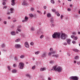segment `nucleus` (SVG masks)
Masks as SVG:
<instances>
[{"mask_svg": "<svg viewBox=\"0 0 80 80\" xmlns=\"http://www.w3.org/2000/svg\"><path fill=\"white\" fill-rule=\"evenodd\" d=\"M8 70H11V67H10V66H8Z\"/></svg>", "mask_w": 80, "mask_h": 80, "instance_id": "26", "label": "nucleus"}, {"mask_svg": "<svg viewBox=\"0 0 80 80\" xmlns=\"http://www.w3.org/2000/svg\"><path fill=\"white\" fill-rule=\"evenodd\" d=\"M51 24L53 23V20L52 19H51Z\"/></svg>", "mask_w": 80, "mask_h": 80, "instance_id": "36", "label": "nucleus"}, {"mask_svg": "<svg viewBox=\"0 0 80 80\" xmlns=\"http://www.w3.org/2000/svg\"><path fill=\"white\" fill-rule=\"evenodd\" d=\"M26 76H27V77H29V78H31L32 77L30 75L28 74H26Z\"/></svg>", "mask_w": 80, "mask_h": 80, "instance_id": "24", "label": "nucleus"}, {"mask_svg": "<svg viewBox=\"0 0 80 80\" xmlns=\"http://www.w3.org/2000/svg\"><path fill=\"white\" fill-rule=\"evenodd\" d=\"M29 16L31 17H33V14H29Z\"/></svg>", "mask_w": 80, "mask_h": 80, "instance_id": "33", "label": "nucleus"}, {"mask_svg": "<svg viewBox=\"0 0 80 80\" xmlns=\"http://www.w3.org/2000/svg\"><path fill=\"white\" fill-rule=\"evenodd\" d=\"M21 27H22V26H18V28H21Z\"/></svg>", "mask_w": 80, "mask_h": 80, "instance_id": "47", "label": "nucleus"}, {"mask_svg": "<svg viewBox=\"0 0 80 80\" xmlns=\"http://www.w3.org/2000/svg\"><path fill=\"white\" fill-rule=\"evenodd\" d=\"M24 67V64L23 62H20L19 63V68L20 69H23V68Z\"/></svg>", "mask_w": 80, "mask_h": 80, "instance_id": "5", "label": "nucleus"}, {"mask_svg": "<svg viewBox=\"0 0 80 80\" xmlns=\"http://www.w3.org/2000/svg\"><path fill=\"white\" fill-rule=\"evenodd\" d=\"M43 8L44 9H46V8H47V6H44Z\"/></svg>", "mask_w": 80, "mask_h": 80, "instance_id": "54", "label": "nucleus"}, {"mask_svg": "<svg viewBox=\"0 0 80 80\" xmlns=\"http://www.w3.org/2000/svg\"><path fill=\"white\" fill-rule=\"evenodd\" d=\"M55 62V61H51L50 62V63H54Z\"/></svg>", "mask_w": 80, "mask_h": 80, "instance_id": "37", "label": "nucleus"}, {"mask_svg": "<svg viewBox=\"0 0 80 80\" xmlns=\"http://www.w3.org/2000/svg\"><path fill=\"white\" fill-rule=\"evenodd\" d=\"M70 8H68V11L69 12H70Z\"/></svg>", "mask_w": 80, "mask_h": 80, "instance_id": "61", "label": "nucleus"}, {"mask_svg": "<svg viewBox=\"0 0 80 80\" xmlns=\"http://www.w3.org/2000/svg\"><path fill=\"white\" fill-rule=\"evenodd\" d=\"M40 31H38V34H40Z\"/></svg>", "mask_w": 80, "mask_h": 80, "instance_id": "58", "label": "nucleus"}, {"mask_svg": "<svg viewBox=\"0 0 80 80\" xmlns=\"http://www.w3.org/2000/svg\"><path fill=\"white\" fill-rule=\"evenodd\" d=\"M13 66V67H17V65L15 64H14Z\"/></svg>", "mask_w": 80, "mask_h": 80, "instance_id": "48", "label": "nucleus"}, {"mask_svg": "<svg viewBox=\"0 0 80 80\" xmlns=\"http://www.w3.org/2000/svg\"><path fill=\"white\" fill-rule=\"evenodd\" d=\"M20 58H24V55H21L20 56Z\"/></svg>", "mask_w": 80, "mask_h": 80, "instance_id": "31", "label": "nucleus"}, {"mask_svg": "<svg viewBox=\"0 0 80 80\" xmlns=\"http://www.w3.org/2000/svg\"><path fill=\"white\" fill-rule=\"evenodd\" d=\"M12 35H15V32L14 31L12 32H11Z\"/></svg>", "mask_w": 80, "mask_h": 80, "instance_id": "15", "label": "nucleus"}, {"mask_svg": "<svg viewBox=\"0 0 80 80\" xmlns=\"http://www.w3.org/2000/svg\"><path fill=\"white\" fill-rule=\"evenodd\" d=\"M15 0H12L11 3L12 5L13 6L15 5Z\"/></svg>", "mask_w": 80, "mask_h": 80, "instance_id": "10", "label": "nucleus"}, {"mask_svg": "<svg viewBox=\"0 0 80 80\" xmlns=\"http://www.w3.org/2000/svg\"><path fill=\"white\" fill-rule=\"evenodd\" d=\"M51 2L53 4H54V3H55V2H54V1L53 0H51Z\"/></svg>", "mask_w": 80, "mask_h": 80, "instance_id": "28", "label": "nucleus"}, {"mask_svg": "<svg viewBox=\"0 0 80 80\" xmlns=\"http://www.w3.org/2000/svg\"><path fill=\"white\" fill-rule=\"evenodd\" d=\"M46 68H42L40 69V71L41 72H42V71H44V70H46Z\"/></svg>", "mask_w": 80, "mask_h": 80, "instance_id": "12", "label": "nucleus"}, {"mask_svg": "<svg viewBox=\"0 0 80 80\" xmlns=\"http://www.w3.org/2000/svg\"><path fill=\"white\" fill-rule=\"evenodd\" d=\"M52 57H56V58H58V55L56 54V55H52Z\"/></svg>", "mask_w": 80, "mask_h": 80, "instance_id": "13", "label": "nucleus"}, {"mask_svg": "<svg viewBox=\"0 0 80 80\" xmlns=\"http://www.w3.org/2000/svg\"><path fill=\"white\" fill-rule=\"evenodd\" d=\"M63 44L64 45H67V43L66 42H64L63 43Z\"/></svg>", "mask_w": 80, "mask_h": 80, "instance_id": "41", "label": "nucleus"}, {"mask_svg": "<svg viewBox=\"0 0 80 80\" xmlns=\"http://www.w3.org/2000/svg\"><path fill=\"white\" fill-rule=\"evenodd\" d=\"M52 37L53 38H60V33L59 32H55L53 34Z\"/></svg>", "mask_w": 80, "mask_h": 80, "instance_id": "1", "label": "nucleus"}, {"mask_svg": "<svg viewBox=\"0 0 80 80\" xmlns=\"http://www.w3.org/2000/svg\"><path fill=\"white\" fill-rule=\"evenodd\" d=\"M14 47L15 48H21V46L20 44H15L14 46Z\"/></svg>", "mask_w": 80, "mask_h": 80, "instance_id": "6", "label": "nucleus"}, {"mask_svg": "<svg viewBox=\"0 0 80 80\" xmlns=\"http://www.w3.org/2000/svg\"><path fill=\"white\" fill-rule=\"evenodd\" d=\"M12 72L13 73H16V72H17V70L15 69H14L12 71Z\"/></svg>", "mask_w": 80, "mask_h": 80, "instance_id": "27", "label": "nucleus"}, {"mask_svg": "<svg viewBox=\"0 0 80 80\" xmlns=\"http://www.w3.org/2000/svg\"><path fill=\"white\" fill-rule=\"evenodd\" d=\"M1 47L2 48H5V45L4 44H2L1 45Z\"/></svg>", "mask_w": 80, "mask_h": 80, "instance_id": "18", "label": "nucleus"}, {"mask_svg": "<svg viewBox=\"0 0 80 80\" xmlns=\"http://www.w3.org/2000/svg\"><path fill=\"white\" fill-rule=\"evenodd\" d=\"M47 56V52H43L41 55V57H46Z\"/></svg>", "mask_w": 80, "mask_h": 80, "instance_id": "7", "label": "nucleus"}, {"mask_svg": "<svg viewBox=\"0 0 80 80\" xmlns=\"http://www.w3.org/2000/svg\"><path fill=\"white\" fill-rule=\"evenodd\" d=\"M24 45L26 48H28L29 47V44L27 42H26L24 44Z\"/></svg>", "mask_w": 80, "mask_h": 80, "instance_id": "8", "label": "nucleus"}, {"mask_svg": "<svg viewBox=\"0 0 80 80\" xmlns=\"http://www.w3.org/2000/svg\"><path fill=\"white\" fill-rule=\"evenodd\" d=\"M51 54H52V52H49L48 54V55L49 56H50V55H51Z\"/></svg>", "mask_w": 80, "mask_h": 80, "instance_id": "40", "label": "nucleus"}, {"mask_svg": "<svg viewBox=\"0 0 80 80\" xmlns=\"http://www.w3.org/2000/svg\"><path fill=\"white\" fill-rule=\"evenodd\" d=\"M31 30L32 31H35V28H33V27H32L31 28Z\"/></svg>", "mask_w": 80, "mask_h": 80, "instance_id": "20", "label": "nucleus"}, {"mask_svg": "<svg viewBox=\"0 0 80 80\" xmlns=\"http://www.w3.org/2000/svg\"><path fill=\"white\" fill-rule=\"evenodd\" d=\"M47 17L48 18H49V17H51V14H50V13H48L47 15Z\"/></svg>", "mask_w": 80, "mask_h": 80, "instance_id": "16", "label": "nucleus"}, {"mask_svg": "<svg viewBox=\"0 0 80 80\" xmlns=\"http://www.w3.org/2000/svg\"><path fill=\"white\" fill-rule=\"evenodd\" d=\"M7 6H4L3 7V9H4V8H7Z\"/></svg>", "mask_w": 80, "mask_h": 80, "instance_id": "52", "label": "nucleus"}, {"mask_svg": "<svg viewBox=\"0 0 80 80\" xmlns=\"http://www.w3.org/2000/svg\"><path fill=\"white\" fill-rule=\"evenodd\" d=\"M44 15H45L46 14V11H44L43 13Z\"/></svg>", "mask_w": 80, "mask_h": 80, "instance_id": "62", "label": "nucleus"}, {"mask_svg": "<svg viewBox=\"0 0 80 80\" xmlns=\"http://www.w3.org/2000/svg\"><path fill=\"white\" fill-rule=\"evenodd\" d=\"M50 50L51 52H52L53 51V49L52 48H51L50 49Z\"/></svg>", "mask_w": 80, "mask_h": 80, "instance_id": "44", "label": "nucleus"}, {"mask_svg": "<svg viewBox=\"0 0 80 80\" xmlns=\"http://www.w3.org/2000/svg\"><path fill=\"white\" fill-rule=\"evenodd\" d=\"M22 5H27L28 4H27V2H26L25 1H24L22 3Z\"/></svg>", "mask_w": 80, "mask_h": 80, "instance_id": "11", "label": "nucleus"}, {"mask_svg": "<svg viewBox=\"0 0 80 80\" xmlns=\"http://www.w3.org/2000/svg\"><path fill=\"white\" fill-rule=\"evenodd\" d=\"M77 63L78 65H79L80 64V62H77Z\"/></svg>", "mask_w": 80, "mask_h": 80, "instance_id": "46", "label": "nucleus"}, {"mask_svg": "<svg viewBox=\"0 0 80 80\" xmlns=\"http://www.w3.org/2000/svg\"><path fill=\"white\" fill-rule=\"evenodd\" d=\"M55 51H53L52 52H51V53L52 54V53H53V54H54V53H55Z\"/></svg>", "mask_w": 80, "mask_h": 80, "instance_id": "51", "label": "nucleus"}, {"mask_svg": "<svg viewBox=\"0 0 80 80\" xmlns=\"http://www.w3.org/2000/svg\"><path fill=\"white\" fill-rule=\"evenodd\" d=\"M57 66H55V71H58V72H61V71H62V68L60 67H58L57 68Z\"/></svg>", "mask_w": 80, "mask_h": 80, "instance_id": "3", "label": "nucleus"}, {"mask_svg": "<svg viewBox=\"0 0 80 80\" xmlns=\"http://www.w3.org/2000/svg\"><path fill=\"white\" fill-rule=\"evenodd\" d=\"M57 16H58V17H59V16H60V15L59 13H58L57 14Z\"/></svg>", "mask_w": 80, "mask_h": 80, "instance_id": "55", "label": "nucleus"}, {"mask_svg": "<svg viewBox=\"0 0 80 80\" xmlns=\"http://www.w3.org/2000/svg\"><path fill=\"white\" fill-rule=\"evenodd\" d=\"M69 79L71 80H78V77L77 76H72L69 78Z\"/></svg>", "mask_w": 80, "mask_h": 80, "instance_id": "4", "label": "nucleus"}, {"mask_svg": "<svg viewBox=\"0 0 80 80\" xmlns=\"http://www.w3.org/2000/svg\"><path fill=\"white\" fill-rule=\"evenodd\" d=\"M51 71H52V70H55V66H54L53 67L52 69L51 70Z\"/></svg>", "mask_w": 80, "mask_h": 80, "instance_id": "19", "label": "nucleus"}, {"mask_svg": "<svg viewBox=\"0 0 80 80\" xmlns=\"http://www.w3.org/2000/svg\"><path fill=\"white\" fill-rule=\"evenodd\" d=\"M72 34L73 35H76V33H75V32H72Z\"/></svg>", "mask_w": 80, "mask_h": 80, "instance_id": "57", "label": "nucleus"}, {"mask_svg": "<svg viewBox=\"0 0 80 80\" xmlns=\"http://www.w3.org/2000/svg\"><path fill=\"white\" fill-rule=\"evenodd\" d=\"M43 38V35H42L40 36V38Z\"/></svg>", "mask_w": 80, "mask_h": 80, "instance_id": "38", "label": "nucleus"}, {"mask_svg": "<svg viewBox=\"0 0 80 80\" xmlns=\"http://www.w3.org/2000/svg\"><path fill=\"white\" fill-rule=\"evenodd\" d=\"M25 34H22V36L23 37H25Z\"/></svg>", "mask_w": 80, "mask_h": 80, "instance_id": "50", "label": "nucleus"}, {"mask_svg": "<svg viewBox=\"0 0 80 80\" xmlns=\"http://www.w3.org/2000/svg\"><path fill=\"white\" fill-rule=\"evenodd\" d=\"M40 53V52L38 51L37 52H35V54H36V55H38V53Z\"/></svg>", "mask_w": 80, "mask_h": 80, "instance_id": "29", "label": "nucleus"}, {"mask_svg": "<svg viewBox=\"0 0 80 80\" xmlns=\"http://www.w3.org/2000/svg\"><path fill=\"white\" fill-rule=\"evenodd\" d=\"M78 39V37L76 36L73 39L74 40H77Z\"/></svg>", "mask_w": 80, "mask_h": 80, "instance_id": "22", "label": "nucleus"}, {"mask_svg": "<svg viewBox=\"0 0 80 80\" xmlns=\"http://www.w3.org/2000/svg\"><path fill=\"white\" fill-rule=\"evenodd\" d=\"M13 22L14 23L15 22H17V20H14L13 21Z\"/></svg>", "mask_w": 80, "mask_h": 80, "instance_id": "56", "label": "nucleus"}, {"mask_svg": "<svg viewBox=\"0 0 80 80\" xmlns=\"http://www.w3.org/2000/svg\"><path fill=\"white\" fill-rule=\"evenodd\" d=\"M52 11L53 12H56V10L55 9H52Z\"/></svg>", "mask_w": 80, "mask_h": 80, "instance_id": "35", "label": "nucleus"}, {"mask_svg": "<svg viewBox=\"0 0 80 80\" xmlns=\"http://www.w3.org/2000/svg\"><path fill=\"white\" fill-rule=\"evenodd\" d=\"M17 30L18 31V32H21V31H22L21 30H20V29H18V28H17Z\"/></svg>", "mask_w": 80, "mask_h": 80, "instance_id": "34", "label": "nucleus"}, {"mask_svg": "<svg viewBox=\"0 0 80 80\" xmlns=\"http://www.w3.org/2000/svg\"><path fill=\"white\" fill-rule=\"evenodd\" d=\"M34 9H35L34 8L32 7V8H31L30 10H31V11H34Z\"/></svg>", "mask_w": 80, "mask_h": 80, "instance_id": "30", "label": "nucleus"}, {"mask_svg": "<svg viewBox=\"0 0 80 80\" xmlns=\"http://www.w3.org/2000/svg\"><path fill=\"white\" fill-rule=\"evenodd\" d=\"M79 58V57L78 56H77L75 57L74 58L75 59H76V60H77V59H78Z\"/></svg>", "mask_w": 80, "mask_h": 80, "instance_id": "23", "label": "nucleus"}, {"mask_svg": "<svg viewBox=\"0 0 80 80\" xmlns=\"http://www.w3.org/2000/svg\"><path fill=\"white\" fill-rule=\"evenodd\" d=\"M15 59L16 61H18V57L17 56H15Z\"/></svg>", "mask_w": 80, "mask_h": 80, "instance_id": "21", "label": "nucleus"}, {"mask_svg": "<svg viewBox=\"0 0 80 80\" xmlns=\"http://www.w3.org/2000/svg\"><path fill=\"white\" fill-rule=\"evenodd\" d=\"M11 13H13V11H11Z\"/></svg>", "mask_w": 80, "mask_h": 80, "instance_id": "64", "label": "nucleus"}, {"mask_svg": "<svg viewBox=\"0 0 80 80\" xmlns=\"http://www.w3.org/2000/svg\"><path fill=\"white\" fill-rule=\"evenodd\" d=\"M16 33H18V32L17 30L16 31Z\"/></svg>", "mask_w": 80, "mask_h": 80, "instance_id": "63", "label": "nucleus"}, {"mask_svg": "<svg viewBox=\"0 0 80 80\" xmlns=\"http://www.w3.org/2000/svg\"><path fill=\"white\" fill-rule=\"evenodd\" d=\"M72 43H73V44H75V43H76V42H75V41H72Z\"/></svg>", "mask_w": 80, "mask_h": 80, "instance_id": "43", "label": "nucleus"}, {"mask_svg": "<svg viewBox=\"0 0 80 80\" xmlns=\"http://www.w3.org/2000/svg\"><path fill=\"white\" fill-rule=\"evenodd\" d=\"M73 50L76 52H78V50L77 49H73Z\"/></svg>", "mask_w": 80, "mask_h": 80, "instance_id": "17", "label": "nucleus"}, {"mask_svg": "<svg viewBox=\"0 0 80 80\" xmlns=\"http://www.w3.org/2000/svg\"><path fill=\"white\" fill-rule=\"evenodd\" d=\"M66 40L67 43L70 45V42H71V40L70 39H66Z\"/></svg>", "mask_w": 80, "mask_h": 80, "instance_id": "9", "label": "nucleus"}, {"mask_svg": "<svg viewBox=\"0 0 80 80\" xmlns=\"http://www.w3.org/2000/svg\"><path fill=\"white\" fill-rule=\"evenodd\" d=\"M35 66H34L32 67V70H34V69H35Z\"/></svg>", "mask_w": 80, "mask_h": 80, "instance_id": "39", "label": "nucleus"}, {"mask_svg": "<svg viewBox=\"0 0 80 80\" xmlns=\"http://www.w3.org/2000/svg\"><path fill=\"white\" fill-rule=\"evenodd\" d=\"M28 18L27 16H26L25 18V22H27L28 21Z\"/></svg>", "mask_w": 80, "mask_h": 80, "instance_id": "14", "label": "nucleus"}, {"mask_svg": "<svg viewBox=\"0 0 80 80\" xmlns=\"http://www.w3.org/2000/svg\"><path fill=\"white\" fill-rule=\"evenodd\" d=\"M63 17V15H61V19H62Z\"/></svg>", "mask_w": 80, "mask_h": 80, "instance_id": "53", "label": "nucleus"}, {"mask_svg": "<svg viewBox=\"0 0 80 80\" xmlns=\"http://www.w3.org/2000/svg\"><path fill=\"white\" fill-rule=\"evenodd\" d=\"M13 9L12 8H10V11H13Z\"/></svg>", "mask_w": 80, "mask_h": 80, "instance_id": "49", "label": "nucleus"}, {"mask_svg": "<svg viewBox=\"0 0 80 80\" xmlns=\"http://www.w3.org/2000/svg\"><path fill=\"white\" fill-rule=\"evenodd\" d=\"M67 34L62 32L61 34V36L60 37V38L61 39H62L63 40H65L66 38H67Z\"/></svg>", "mask_w": 80, "mask_h": 80, "instance_id": "2", "label": "nucleus"}, {"mask_svg": "<svg viewBox=\"0 0 80 80\" xmlns=\"http://www.w3.org/2000/svg\"><path fill=\"white\" fill-rule=\"evenodd\" d=\"M4 24H7V22L4 21Z\"/></svg>", "mask_w": 80, "mask_h": 80, "instance_id": "59", "label": "nucleus"}, {"mask_svg": "<svg viewBox=\"0 0 80 80\" xmlns=\"http://www.w3.org/2000/svg\"><path fill=\"white\" fill-rule=\"evenodd\" d=\"M16 42H20V39H18L16 40Z\"/></svg>", "mask_w": 80, "mask_h": 80, "instance_id": "32", "label": "nucleus"}, {"mask_svg": "<svg viewBox=\"0 0 80 80\" xmlns=\"http://www.w3.org/2000/svg\"><path fill=\"white\" fill-rule=\"evenodd\" d=\"M33 42H32L31 43H30V45H32H32H33Z\"/></svg>", "mask_w": 80, "mask_h": 80, "instance_id": "45", "label": "nucleus"}, {"mask_svg": "<svg viewBox=\"0 0 80 80\" xmlns=\"http://www.w3.org/2000/svg\"><path fill=\"white\" fill-rule=\"evenodd\" d=\"M71 38H74V37H75V35H72V36H71Z\"/></svg>", "mask_w": 80, "mask_h": 80, "instance_id": "42", "label": "nucleus"}, {"mask_svg": "<svg viewBox=\"0 0 80 80\" xmlns=\"http://www.w3.org/2000/svg\"><path fill=\"white\" fill-rule=\"evenodd\" d=\"M3 5H5V2H3L2 3Z\"/></svg>", "mask_w": 80, "mask_h": 80, "instance_id": "60", "label": "nucleus"}, {"mask_svg": "<svg viewBox=\"0 0 80 80\" xmlns=\"http://www.w3.org/2000/svg\"><path fill=\"white\" fill-rule=\"evenodd\" d=\"M37 12L39 13L40 14V15H42V12H41L39 10L37 11Z\"/></svg>", "mask_w": 80, "mask_h": 80, "instance_id": "25", "label": "nucleus"}]
</instances>
